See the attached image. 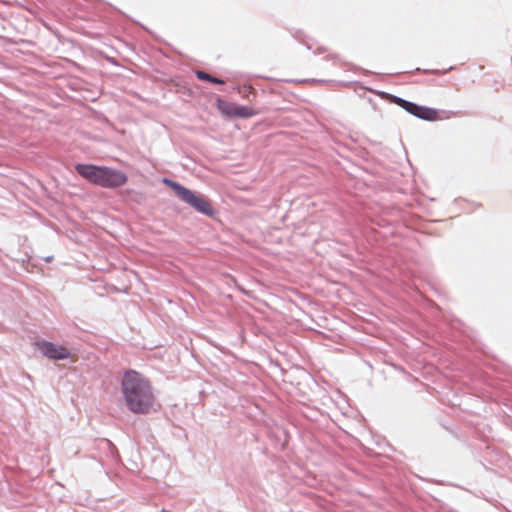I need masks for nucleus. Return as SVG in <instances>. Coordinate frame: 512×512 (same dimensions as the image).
<instances>
[{
	"instance_id": "obj_7",
	"label": "nucleus",
	"mask_w": 512,
	"mask_h": 512,
	"mask_svg": "<svg viewBox=\"0 0 512 512\" xmlns=\"http://www.w3.org/2000/svg\"><path fill=\"white\" fill-rule=\"evenodd\" d=\"M75 169L79 175L88 180L89 182L98 185L100 180V173L102 166L91 164H77Z\"/></svg>"
},
{
	"instance_id": "obj_4",
	"label": "nucleus",
	"mask_w": 512,
	"mask_h": 512,
	"mask_svg": "<svg viewBox=\"0 0 512 512\" xmlns=\"http://www.w3.org/2000/svg\"><path fill=\"white\" fill-rule=\"evenodd\" d=\"M217 108L223 115L228 117L250 118L257 115V111L253 108L241 106L222 99L217 100Z\"/></svg>"
},
{
	"instance_id": "obj_5",
	"label": "nucleus",
	"mask_w": 512,
	"mask_h": 512,
	"mask_svg": "<svg viewBox=\"0 0 512 512\" xmlns=\"http://www.w3.org/2000/svg\"><path fill=\"white\" fill-rule=\"evenodd\" d=\"M127 176L120 170L102 166L99 186L104 188H117L127 182Z\"/></svg>"
},
{
	"instance_id": "obj_6",
	"label": "nucleus",
	"mask_w": 512,
	"mask_h": 512,
	"mask_svg": "<svg viewBox=\"0 0 512 512\" xmlns=\"http://www.w3.org/2000/svg\"><path fill=\"white\" fill-rule=\"evenodd\" d=\"M35 346L43 356L52 360H64L70 358V351L62 346L49 341H38Z\"/></svg>"
},
{
	"instance_id": "obj_8",
	"label": "nucleus",
	"mask_w": 512,
	"mask_h": 512,
	"mask_svg": "<svg viewBox=\"0 0 512 512\" xmlns=\"http://www.w3.org/2000/svg\"><path fill=\"white\" fill-rule=\"evenodd\" d=\"M196 76L198 79L203 80V81H208V82L215 83V84H223L224 83L223 80L215 78L204 71H200V70L196 71Z\"/></svg>"
},
{
	"instance_id": "obj_1",
	"label": "nucleus",
	"mask_w": 512,
	"mask_h": 512,
	"mask_svg": "<svg viewBox=\"0 0 512 512\" xmlns=\"http://www.w3.org/2000/svg\"><path fill=\"white\" fill-rule=\"evenodd\" d=\"M121 391L124 403L132 413L147 414L152 410L155 402L152 385L142 374L134 370L125 372Z\"/></svg>"
},
{
	"instance_id": "obj_2",
	"label": "nucleus",
	"mask_w": 512,
	"mask_h": 512,
	"mask_svg": "<svg viewBox=\"0 0 512 512\" xmlns=\"http://www.w3.org/2000/svg\"><path fill=\"white\" fill-rule=\"evenodd\" d=\"M164 183L172 188L183 202L187 203L198 212L205 215H212L214 213L210 202L203 195L196 194L182 185L168 179H164Z\"/></svg>"
},
{
	"instance_id": "obj_9",
	"label": "nucleus",
	"mask_w": 512,
	"mask_h": 512,
	"mask_svg": "<svg viewBox=\"0 0 512 512\" xmlns=\"http://www.w3.org/2000/svg\"><path fill=\"white\" fill-rule=\"evenodd\" d=\"M255 89L250 85H243L238 88V93L245 99L249 97V94L254 93Z\"/></svg>"
},
{
	"instance_id": "obj_3",
	"label": "nucleus",
	"mask_w": 512,
	"mask_h": 512,
	"mask_svg": "<svg viewBox=\"0 0 512 512\" xmlns=\"http://www.w3.org/2000/svg\"><path fill=\"white\" fill-rule=\"evenodd\" d=\"M394 103L403 108L408 113L426 120V121H437L440 120V114L436 109L429 108L426 106H420L402 98L394 97Z\"/></svg>"
}]
</instances>
